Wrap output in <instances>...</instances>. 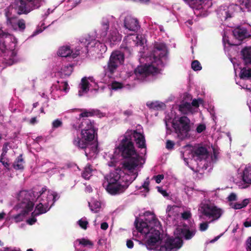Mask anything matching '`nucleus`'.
I'll return each mask as SVG.
<instances>
[{
  "label": "nucleus",
  "instance_id": "f257e3e1",
  "mask_svg": "<svg viewBox=\"0 0 251 251\" xmlns=\"http://www.w3.org/2000/svg\"><path fill=\"white\" fill-rule=\"evenodd\" d=\"M75 130L81 129L80 137H75L73 143L78 149L84 150L87 157L97 154L98 151V128L95 123L89 119L83 118L78 126L73 124Z\"/></svg>",
  "mask_w": 251,
  "mask_h": 251
},
{
  "label": "nucleus",
  "instance_id": "f03ea898",
  "mask_svg": "<svg viewBox=\"0 0 251 251\" xmlns=\"http://www.w3.org/2000/svg\"><path fill=\"white\" fill-rule=\"evenodd\" d=\"M121 156L126 160L122 163V168L129 173L137 171L138 167H141L142 157L136 152L131 137L126 133L118 147Z\"/></svg>",
  "mask_w": 251,
  "mask_h": 251
},
{
  "label": "nucleus",
  "instance_id": "7ed1b4c3",
  "mask_svg": "<svg viewBox=\"0 0 251 251\" xmlns=\"http://www.w3.org/2000/svg\"><path fill=\"white\" fill-rule=\"evenodd\" d=\"M144 216V221L142 220L139 221L136 218L134 222L135 227L139 232L146 234L150 231V228L151 227L159 228L161 226L160 222L153 213L147 211L145 213Z\"/></svg>",
  "mask_w": 251,
  "mask_h": 251
},
{
  "label": "nucleus",
  "instance_id": "20e7f679",
  "mask_svg": "<svg viewBox=\"0 0 251 251\" xmlns=\"http://www.w3.org/2000/svg\"><path fill=\"white\" fill-rule=\"evenodd\" d=\"M125 62L124 53L120 50H114L112 52L107 65L104 67L105 75L111 76Z\"/></svg>",
  "mask_w": 251,
  "mask_h": 251
},
{
  "label": "nucleus",
  "instance_id": "39448f33",
  "mask_svg": "<svg viewBox=\"0 0 251 251\" xmlns=\"http://www.w3.org/2000/svg\"><path fill=\"white\" fill-rule=\"evenodd\" d=\"M190 124V120L185 116L179 117L178 120L173 119L172 122L175 132L181 139L186 137L191 130Z\"/></svg>",
  "mask_w": 251,
  "mask_h": 251
},
{
  "label": "nucleus",
  "instance_id": "423d86ee",
  "mask_svg": "<svg viewBox=\"0 0 251 251\" xmlns=\"http://www.w3.org/2000/svg\"><path fill=\"white\" fill-rule=\"evenodd\" d=\"M37 194V192L33 191H21L18 196V199L20 201L18 204L19 207L32 211L34 205L33 201L35 200Z\"/></svg>",
  "mask_w": 251,
  "mask_h": 251
},
{
  "label": "nucleus",
  "instance_id": "0eeeda50",
  "mask_svg": "<svg viewBox=\"0 0 251 251\" xmlns=\"http://www.w3.org/2000/svg\"><path fill=\"white\" fill-rule=\"evenodd\" d=\"M135 176L133 178L129 175L124 174L121 176L117 172H113L109 174L105 177L107 181V184H131L137 177L138 176L137 171L132 173Z\"/></svg>",
  "mask_w": 251,
  "mask_h": 251
},
{
  "label": "nucleus",
  "instance_id": "6e6552de",
  "mask_svg": "<svg viewBox=\"0 0 251 251\" xmlns=\"http://www.w3.org/2000/svg\"><path fill=\"white\" fill-rule=\"evenodd\" d=\"M167 50L166 45L163 43H156L153 50L151 54V60L152 64L157 66L162 65L163 62L161 59L166 56Z\"/></svg>",
  "mask_w": 251,
  "mask_h": 251
},
{
  "label": "nucleus",
  "instance_id": "1a4fd4ad",
  "mask_svg": "<svg viewBox=\"0 0 251 251\" xmlns=\"http://www.w3.org/2000/svg\"><path fill=\"white\" fill-rule=\"evenodd\" d=\"M158 72V68L152 64L138 66L134 71L135 75L139 79H144L150 75L157 74Z\"/></svg>",
  "mask_w": 251,
  "mask_h": 251
},
{
  "label": "nucleus",
  "instance_id": "9d476101",
  "mask_svg": "<svg viewBox=\"0 0 251 251\" xmlns=\"http://www.w3.org/2000/svg\"><path fill=\"white\" fill-rule=\"evenodd\" d=\"M160 228L161 226L159 227V228L151 227L150 228V231L145 234L147 238L145 245L148 249H152L157 243L160 242L162 240L159 231Z\"/></svg>",
  "mask_w": 251,
  "mask_h": 251
},
{
  "label": "nucleus",
  "instance_id": "9b49d317",
  "mask_svg": "<svg viewBox=\"0 0 251 251\" xmlns=\"http://www.w3.org/2000/svg\"><path fill=\"white\" fill-rule=\"evenodd\" d=\"M200 211L203 215L209 218H212L213 220L218 219L222 214L220 208L211 203L202 204Z\"/></svg>",
  "mask_w": 251,
  "mask_h": 251
},
{
  "label": "nucleus",
  "instance_id": "f8f14e48",
  "mask_svg": "<svg viewBox=\"0 0 251 251\" xmlns=\"http://www.w3.org/2000/svg\"><path fill=\"white\" fill-rule=\"evenodd\" d=\"M182 244V241L179 238L168 237L163 245L160 247L162 251H176L179 249Z\"/></svg>",
  "mask_w": 251,
  "mask_h": 251
},
{
  "label": "nucleus",
  "instance_id": "ddd939ff",
  "mask_svg": "<svg viewBox=\"0 0 251 251\" xmlns=\"http://www.w3.org/2000/svg\"><path fill=\"white\" fill-rule=\"evenodd\" d=\"M36 197H36L35 200L38 201L39 203H42L43 204H44V206L46 207L47 206H50V207H51L56 201L57 194L55 192L52 193L48 191V194L38 195V194Z\"/></svg>",
  "mask_w": 251,
  "mask_h": 251
},
{
  "label": "nucleus",
  "instance_id": "4468645a",
  "mask_svg": "<svg viewBox=\"0 0 251 251\" xmlns=\"http://www.w3.org/2000/svg\"><path fill=\"white\" fill-rule=\"evenodd\" d=\"M15 9L17 13L20 15L27 14L33 10L32 7L28 4L25 0H15Z\"/></svg>",
  "mask_w": 251,
  "mask_h": 251
},
{
  "label": "nucleus",
  "instance_id": "2eb2a0df",
  "mask_svg": "<svg viewBox=\"0 0 251 251\" xmlns=\"http://www.w3.org/2000/svg\"><path fill=\"white\" fill-rule=\"evenodd\" d=\"M130 184H107L106 190L111 195H115L124 192L129 186Z\"/></svg>",
  "mask_w": 251,
  "mask_h": 251
},
{
  "label": "nucleus",
  "instance_id": "dca6fc26",
  "mask_svg": "<svg viewBox=\"0 0 251 251\" xmlns=\"http://www.w3.org/2000/svg\"><path fill=\"white\" fill-rule=\"evenodd\" d=\"M126 133H129L131 137L133 136L138 148L140 149L146 148L145 138L143 134L137 132L136 130L127 131Z\"/></svg>",
  "mask_w": 251,
  "mask_h": 251
},
{
  "label": "nucleus",
  "instance_id": "f3484780",
  "mask_svg": "<svg viewBox=\"0 0 251 251\" xmlns=\"http://www.w3.org/2000/svg\"><path fill=\"white\" fill-rule=\"evenodd\" d=\"M124 26L130 31H137L140 28L139 22L137 19L130 16H127L124 20Z\"/></svg>",
  "mask_w": 251,
  "mask_h": 251
},
{
  "label": "nucleus",
  "instance_id": "a211bd4d",
  "mask_svg": "<svg viewBox=\"0 0 251 251\" xmlns=\"http://www.w3.org/2000/svg\"><path fill=\"white\" fill-rule=\"evenodd\" d=\"M192 153L197 159L202 160L206 158L208 156V151L206 147L203 146H195L192 151Z\"/></svg>",
  "mask_w": 251,
  "mask_h": 251
},
{
  "label": "nucleus",
  "instance_id": "6ab92c4d",
  "mask_svg": "<svg viewBox=\"0 0 251 251\" xmlns=\"http://www.w3.org/2000/svg\"><path fill=\"white\" fill-rule=\"evenodd\" d=\"M241 58L246 65H251V46L245 47L241 51Z\"/></svg>",
  "mask_w": 251,
  "mask_h": 251
},
{
  "label": "nucleus",
  "instance_id": "aec40b11",
  "mask_svg": "<svg viewBox=\"0 0 251 251\" xmlns=\"http://www.w3.org/2000/svg\"><path fill=\"white\" fill-rule=\"evenodd\" d=\"M82 112L79 115V118H86L89 117H93L95 116H100L101 113L98 109H82Z\"/></svg>",
  "mask_w": 251,
  "mask_h": 251
},
{
  "label": "nucleus",
  "instance_id": "412c9836",
  "mask_svg": "<svg viewBox=\"0 0 251 251\" xmlns=\"http://www.w3.org/2000/svg\"><path fill=\"white\" fill-rule=\"evenodd\" d=\"M247 30L245 28H236L233 31L234 37L239 41H242L247 37Z\"/></svg>",
  "mask_w": 251,
  "mask_h": 251
},
{
  "label": "nucleus",
  "instance_id": "4be33fe9",
  "mask_svg": "<svg viewBox=\"0 0 251 251\" xmlns=\"http://www.w3.org/2000/svg\"><path fill=\"white\" fill-rule=\"evenodd\" d=\"M51 208L50 206H47V207L44 206V204L42 203H39L36 207L35 210L32 213V215L39 216L41 214L46 213Z\"/></svg>",
  "mask_w": 251,
  "mask_h": 251
},
{
  "label": "nucleus",
  "instance_id": "5701e85b",
  "mask_svg": "<svg viewBox=\"0 0 251 251\" xmlns=\"http://www.w3.org/2000/svg\"><path fill=\"white\" fill-rule=\"evenodd\" d=\"M25 161L23 155H19L13 163L12 166L16 170L23 171L24 169Z\"/></svg>",
  "mask_w": 251,
  "mask_h": 251
},
{
  "label": "nucleus",
  "instance_id": "b1692460",
  "mask_svg": "<svg viewBox=\"0 0 251 251\" xmlns=\"http://www.w3.org/2000/svg\"><path fill=\"white\" fill-rule=\"evenodd\" d=\"M72 53V50L69 46H63L59 49L57 51V54L63 57L71 56Z\"/></svg>",
  "mask_w": 251,
  "mask_h": 251
},
{
  "label": "nucleus",
  "instance_id": "393cba45",
  "mask_svg": "<svg viewBox=\"0 0 251 251\" xmlns=\"http://www.w3.org/2000/svg\"><path fill=\"white\" fill-rule=\"evenodd\" d=\"M178 110L182 114L186 115L192 113V107L189 102H185L179 105Z\"/></svg>",
  "mask_w": 251,
  "mask_h": 251
},
{
  "label": "nucleus",
  "instance_id": "a878e982",
  "mask_svg": "<svg viewBox=\"0 0 251 251\" xmlns=\"http://www.w3.org/2000/svg\"><path fill=\"white\" fill-rule=\"evenodd\" d=\"M242 180L246 184L248 185L251 184V167L245 169L243 173Z\"/></svg>",
  "mask_w": 251,
  "mask_h": 251
},
{
  "label": "nucleus",
  "instance_id": "bb28decb",
  "mask_svg": "<svg viewBox=\"0 0 251 251\" xmlns=\"http://www.w3.org/2000/svg\"><path fill=\"white\" fill-rule=\"evenodd\" d=\"M101 32L100 36L101 37H105L107 34L108 30L109 27V22L107 19H104L101 23Z\"/></svg>",
  "mask_w": 251,
  "mask_h": 251
},
{
  "label": "nucleus",
  "instance_id": "cd10ccee",
  "mask_svg": "<svg viewBox=\"0 0 251 251\" xmlns=\"http://www.w3.org/2000/svg\"><path fill=\"white\" fill-rule=\"evenodd\" d=\"M240 77L242 79H251V68L247 69L244 67L242 69L240 73Z\"/></svg>",
  "mask_w": 251,
  "mask_h": 251
},
{
  "label": "nucleus",
  "instance_id": "c85d7f7f",
  "mask_svg": "<svg viewBox=\"0 0 251 251\" xmlns=\"http://www.w3.org/2000/svg\"><path fill=\"white\" fill-rule=\"evenodd\" d=\"M196 230H190L188 229H182L181 230L182 235L186 240L191 239L196 234Z\"/></svg>",
  "mask_w": 251,
  "mask_h": 251
},
{
  "label": "nucleus",
  "instance_id": "c756f323",
  "mask_svg": "<svg viewBox=\"0 0 251 251\" xmlns=\"http://www.w3.org/2000/svg\"><path fill=\"white\" fill-rule=\"evenodd\" d=\"M23 209L21 211V213L18 214L14 216V219L16 222H19L23 221L25 216L27 215L29 212V210L23 208Z\"/></svg>",
  "mask_w": 251,
  "mask_h": 251
},
{
  "label": "nucleus",
  "instance_id": "7c9ffc66",
  "mask_svg": "<svg viewBox=\"0 0 251 251\" xmlns=\"http://www.w3.org/2000/svg\"><path fill=\"white\" fill-rule=\"evenodd\" d=\"M93 171L92 167L91 165H87L82 173V176L85 179H88L92 176Z\"/></svg>",
  "mask_w": 251,
  "mask_h": 251
},
{
  "label": "nucleus",
  "instance_id": "2f4dec72",
  "mask_svg": "<svg viewBox=\"0 0 251 251\" xmlns=\"http://www.w3.org/2000/svg\"><path fill=\"white\" fill-rule=\"evenodd\" d=\"M249 202V199H244L241 202H235L232 205H230V206L234 209H241L242 208L246 207Z\"/></svg>",
  "mask_w": 251,
  "mask_h": 251
},
{
  "label": "nucleus",
  "instance_id": "473e14b6",
  "mask_svg": "<svg viewBox=\"0 0 251 251\" xmlns=\"http://www.w3.org/2000/svg\"><path fill=\"white\" fill-rule=\"evenodd\" d=\"M7 143H5L4 146L2 148V152L0 157V162L2 164V165L8 170H10L9 168V163L8 162L3 161V156L5 155L7 151L6 150V148L7 147Z\"/></svg>",
  "mask_w": 251,
  "mask_h": 251
},
{
  "label": "nucleus",
  "instance_id": "72a5a7b5",
  "mask_svg": "<svg viewBox=\"0 0 251 251\" xmlns=\"http://www.w3.org/2000/svg\"><path fill=\"white\" fill-rule=\"evenodd\" d=\"M79 244L82 245L84 247H89L90 248H92L93 246V243L88 239H86L85 238H82L80 239H78Z\"/></svg>",
  "mask_w": 251,
  "mask_h": 251
},
{
  "label": "nucleus",
  "instance_id": "f704fd0d",
  "mask_svg": "<svg viewBox=\"0 0 251 251\" xmlns=\"http://www.w3.org/2000/svg\"><path fill=\"white\" fill-rule=\"evenodd\" d=\"M191 68L195 71H200L202 69L201 63L197 60H194L192 62Z\"/></svg>",
  "mask_w": 251,
  "mask_h": 251
},
{
  "label": "nucleus",
  "instance_id": "c9c22d12",
  "mask_svg": "<svg viewBox=\"0 0 251 251\" xmlns=\"http://www.w3.org/2000/svg\"><path fill=\"white\" fill-rule=\"evenodd\" d=\"M26 2L32 7L33 9L39 8L40 6L39 0H26Z\"/></svg>",
  "mask_w": 251,
  "mask_h": 251
},
{
  "label": "nucleus",
  "instance_id": "e433bc0d",
  "mask_svg": "<svg viewBox=\"0 0 251 251\" xmlns=\"http://www.w3.org/2000/svg\"><path fill=\"white\" fill-rule=\"evenodd\" d=\"M89 205L91 211L95 213L99 211L101 206V204L99 201H95L92 205H91L90 203L89 202Z\"/></svg>",
  "mask_w": 251,
  "mask_h": 251
},
{
  "label": "nucleus",
  "instance_id": "4c0bfd02",
  "mask_svg": "<svg viewBox=\"0 0 251 251\" xmlns=\"http://www.w3.org/2000/svg\"><path fill=\"white\" fill-rule=\"evenodd\" d=\"M111 87L113 90H117L122 88L123 87V84L121 82L114 81L111 83Z\"/></svg>",
  "mask_w": 251,
  "mask_h": 251
},
{
  "label": "nucleus",
  "instance_id": "58836bf2",
  "mask_svg": "<svg viewBox=\"0 0 251 251\" xmlns=\"http://www.w3.org/2000/svg\"><path fill=\"white\" fill-rule=\"evenodd\" d=\"M89 82L85 78L81 79V89L83 91H86L88 89Z\"/></svg>",
  "mask_w": 251,
  "mask_h": 251
},
{
  "label": "nucleus",
  "instance_id": "ea45409f",
  "mask_svg": "<svg viewBox=\"0 0 251 251\" xmlns=\"http://www.w3.org/2000/svg\"><path fill=\"white\" fill-rule=\"evenodd\" d=\"M77 223L78 225L83 229H86L88 222L87 220L81 219L78 221Z\"/></svg>",
  "mask_w": 251,
  "mask_h": 251
},
{
  "label": "nucleus",
  "instance_id": "a19ab883",
  "mask_svg": "<svg viewBox=\"0 0 251 251\" xmlns=\"http://www.w3.org/2000/svg\"><path fill=\"white\" fill-rule=\"evenodd\" d=\"M17 25L20 30L23 31L25 28V23L23 19L18 20Z\"/></svg>",
  "mask_w": 251,
  "mask_h": 251
},
{
  "label": "nucleus",
  "instance_id": "79ce46f5",
  "mask_svg": "<svg viewBox=\"0 0 251 251\" xmlns=\"http://www.w3.org/2000/svg\"><path fill=\"white\" fill-rule=\"evenodd\" d=\"M206 129V126L205 124H199L196 128V131L198 133H201Z\"/></svg>",
  "mask_w": 251,
  "mask_h": 251
},
{
  "label": "nucleus",
  "instance_id": "37998d69",
  "mask_svg": "<svg viewBox=\"0 0 251 251\" xmlns=\"http://www.w3.org/2000/svg\"><path fill=\"white\" fill-rule=\"evenodd\" d=\"M208 222H203L200 224V230L201 231H204L207 229L208 227Z\"/></svg>",
  "mask_w": 251,
  "mask_h": 251
},
{
  "label": "nucleus",
  "instance_id": "c03bdc74",
  "mask_svg": "<svg viewBox=\"0 0 251 251\" xmlns=\"http://www.w3.org/2000/svg\"><path fill=\"white\" fill-rule=\"evenodd\" d=\"M62 125V122L61 121L56 119L54 120L52 123V126L53 128H58Z\"/></svg>",
  "mask_w": 251,
  "mask_h": 251
},
{
  "label": "nucleus",
  "instance_id": "a18cd8bd",
  "mask_svg": "<svg viewBox=\"0 0 251 251\" xmlns=\"http://www.w3.org/2000/svg\"><path fill=\"white\" fill-rule=\"evenodd\" d=\"M149 184H150V181L149 178H147L146 180L144 182L143 184L142 185L141 188H143L145 189V190L146 191V192H149L150 189H149Z\"/></svg>",
  "mask_w": 251,
  "mask_h": 251
},
{
  "label": "nucleus",
  "instance_id": "49530a36",
  "mask_svg": "<svg viewBox=\"0 0 251 251\" xmlns=\"http://www.w3.org/2000/svg\"><path fill=\"white\" fill-rule=\"evenodd\" d=\"M164 175L161 174L153 176V178L155 180L157 183H159L161 182V180L164 179Z\"/></svg>",
  "mask_w": 251,
  "mask_h": 251
},
{
  "label": "nucleus",
  "instance_id": "de8ad7c7",
  "mask_svg": "<svg viewBox=\"0 0 251 251\" xmlns=\"http://www.w3.org/2000/svg\"><path fill=\"white\" fill-rule=\"evenodd\" d=\"M175 143L171 140H168L166 142V148L168 150H171L174 148Z\"/></svg>",
  "mask_w": 251,
  "mask_h": 251
},
{
  "label": "nucleus",
  "instance_id": "09e8293b",
  "mask_svg": "<svg viewBox=\"0 0 251 251\" xmlns=\"http://www.w3.org/2000/svg\"><path fill=\"white\" fill-rule=\"evenodd\" d=\"M227 200L229 201H235L237 200V196L234 193H231L227 197Z\"/></svg>",
  "mask_w": 251,
  "mask_h": 251
},
{
  "label": "nucleus",
  "instance_id": "8fccbe9b",
  "mask_svg": "<svg viewBox=\"0 0 251 251\" xmlns=\"http://www.w3.org/2000/svg\"><path fill=\"white\" fill-rule=\"evenodd\" d=\"M122 52L124 53V56L125 55H128V56H130L132 53V50L130 48L126 47L124 48V51Z\"/></svg>",
  "mask_w": 251,
  "mask_h": 251
},
{
  "label": "nucleus",
  "instance_id": "3c124183",
  "mask_svg": "<svg viewBox=\"0 0 251 251\" xmlns=\"http://www.w3.org/2000/svg\"><path fill=\"white\" fill-rule=\"evenodd\" d=\"M157 189L158 191L164 197H167L169 196L166 191L164 190L162 187L157 186Z\"/></svg>",
  "mask_w": 251,
  "mask_h": 251
},
{
  "label": "nucleus",
  "instance_id": "603ef678",
  "mask_svg": "<svg viewBox=\"0 0 251 251\" xmlns=\"http://www.w3.org/2000/svg\"><path fill=\"white\" fill-rule=\"evenodd\" d=\"M147 105L151 108L158 109V107H161L160 104H158L156 102H151L150 104H147Z\"/></svg>",
  "mask_w": 251,
  "mask_h": 251
},
{
  "label": "nucleus",
  "instance_id": "864d4df0",
  "mask_svg": "<svg viewBox=\"0 0 251 251\" xmlns=\"http://www.w3.org/2000/svg\"><path fill=\"white\" fill-rule=\"evenodd\" d=\"M199 101H202V100L201 99H198V100H197L196 99H194L193 100H192V103H191V106H193L194 107H198L199 106Z\"/></svg>",
  "mask_w": 251,
  "mask_h": 251
},
{
  "label": "nucleus",
  "instance_id": "5fc2aeb1",
  "mask_svg": "<svg viewBox=\"0 0 251 251\" xmlns=\"http://www.w3.org/2000/svg\"><path fill=\"white\" fill-rule=\"evenodd\" d=\"M32 217L27 220V223L30 225H33L37 221V219L34 217L35 216L32 215Z\"/></svg>",
  "mask_w": 251,
  "mask_h": 251
},
{
  "label": "nucleus",
  "instance_id": "6e6d98bb",
  "mask_svg": "<svg viewBox=\"0 0 251 251\" xmlns=\"http://www.w3.org/2000/svg\"><path fill=\"white\" fill-rule=\"evenodd\" d=\"M61 84L62 85V87L63 88V90L66 92L69 88L68 82L66 81H63L61 82Z\"/></svg>",
  "mask_w": 251,
  "mask_h": 251
},
{
  "label": "nucleus",
  "instance_id": "4d7b16f0",
  "mask_svg": "<svg viewBox=\"0 0 251 251\" xmlns=\"http://www.w3.org/2000/svg\"><path fill=\"white\" fill-rule=\"evenodd\" d=\"M184 2L190 7H193L197 0H183Z\"/></svg>",
  "mask_w": 251,
  "mask_h": 251
},
{
  "label": "nucleus",
  "instance_id": "13d9d810",
  "mask_svg": "<svg viewBox=\"0 0 251 251\" xmlns=\"http://www.w3.org/2000/svg\"><path fill=\"white\" fill-rule=\"evenodd\" d=\"M79 51H80V50L79 49H76L75 52H74L72 50V53L71 55V56H72V57L73 58H76L77 56H78L79 55V53H80Z\"/></svg>",
  "mask_w": 251,
  "mask_h": 251
},
{
  "label": "nucleus",
  "instance_id": "bf43d9fd",
  "mask_svg": "<svg viewBox=\"0 0 251 251\" xmlns=\"http://www.w3.org/2000/svg\"><path fill=\"white\" fill-rule=\"evenodd\" d=\"M190 217H191V214L189 212H184L182 214V217L184 219H185V220L188 219L189 218H190Z\"/></svg>",
  "mask_w": 251,
  "mask_h": 251
},
{
  "label": "nucleus",
  "instance_id": "052dcab7",
  "mask_svg": "<svg viewBox=\"0 0 251 251\" xmlns=\"http://www.w3.org/2000/svg\"><path fill=\"white\" fill-rule=\"evenodd\" d=\"M134 243L130 239L126 241V246L129 249H132L133 247Z\"/></svg>",
  "mask_w": 251,
  "mask_h": 251
},
{
  "label": "nucleus",
  "instance_id": "680f3d73",
  "mask_svg": "<svg viewBox=\"0 0 251 251\" xmlns=\"http://www.w3.org/2000/svg\"><path fill=\"white\" fill-rule=\"evenodd\" d=\"M108 227V224L106 222H103L100 225V228L102 230H106Z\"/></svg>",
  "mask_w": 251,
  "mask_h": 251
},
{
  "label": "nucleus",
  "instance_id": "e2e57ef3",
  "mask_svg": "<svg viewBox=\"0 0 251 251\" xmlns=\"http://www.w3.org/2000/svg\"><path fill=\"white\" fill-rule=\"evenodd\" d=\"M39 195H43V194L47 195L48 194V191H47L46 187H44L42 188L41 190L39 192Z\"/></svg>",
  "mask_w": 251,
  "mask_h": 251
},
{
  "label": "nucleus",
  "instance_id": "0e129e2a",
  "mask_svg": "<svg viewBox=\"0 0 251 251\" xmlns=\"http://www.w3.org/2000/svg\"><path fill=\"white\" fill-rule=\"evenodd\" d=\"M6 49V46L4 42L2 41H0V50L3 52Z\"/></svg>",
  "mask_w": 251,
  "mask_h": 251
},
{
  "label": "nucleus",
  "instance_id": "69168bd1",
  "mask_svg": "<svg viewBox=\"0 0 251 251\" xmlns=\"http://www.w3.org/2000/svg\"><path fill=\"white\" fill-rule=\"evenodd\" d=\"M244 226L246 227H251V221H246L244 223Z\"/></svg>",
  "mask_w": 251,
  "mask_h": 251
},
{
  "label": "nucleus",
  "instance_id": "338daca9",
  "mask_svg": "<svg viewBox=\"0 0 251 251\" xmlns=\"http://www.w3.org/2000/svg\"><path fill=\"white\" fill-rule=\"evenodd\" d=\"M37 122V119L36 117H32L30 120V124L31 125H34Z\"/></svg>",
  "mask_w": 251,
  "mask_h": 251
},
{
  "label": "nucleus",
  "instance_id": "774afa93",
  "mask_svg": "<svg viewBox=\"0 0 251 251\" xmlns=\"http://www.w3.org/2000/svg\"><path fill=\"white\" fill-rule=\"evenodd\" d=\"M248 247L251 251V237L248 240Z\"/></svg>",
  "mask_w": 251,
  "mask_h": 251
}]
</instances>
